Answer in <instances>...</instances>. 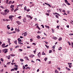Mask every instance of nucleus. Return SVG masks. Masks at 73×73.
Wrapping results in <instances>:
<instances>
[{
	"label": "nucleus",
	"instance_id": "f257e3e1",
	"mask_svg": "<svg viewBox=\"0 0 73 73\" xmlns=\"http://www.w3.org/2000/svg\"><path fill=\"white\" fill-rule=\"evenodd\" d=\"M5 13H3V15H7V13H6V12L8 13H9V11L8 9H6L5 10Z\"/></svg>",
	"mask_w": 73,
	"mask_h": 73
},
{
	"label": "nucleus",
	"instance_id": "f03ea898",
	"mask_svg": "<svg viewBox=\"0 0 73 73\" xmlns=\"http://www.w3.org/2000/svg\"><path fill=\"white\" fill-rule=\"evenodd\" d=\"M3 52H4V53H6L8 52V49L5 48L2 50Z\"/></svg>",
	"mask_w": 73,
	"mask_h": 73
},
{
	"label": "nucleus",
	"instance_id": "7ed1b4c3",
	"mask_svg": "<svg viewBox=\"0 0 73 73\" xmlns=\"http://www.w3.org/2000/svg\"><path fill=\"white\" fill-rule=\"evenodd\" d=\"M14 17V16L13 15H10L9 17V18L10 20H12L13 18L12 17Z\"/></svg>",
	"mask_w": 73,
	"mask_h": 73
},
{
	"label": "nucleus",
	"instance_id": "20e7f679",
	"mask_svg": "<svg viewBox=\"0 0 73 73\" xmlns=\"http://www.w3.org/2000/svg\"><path fill=\"white\" fill-rule=\"evenodd\" d=\"M16 22L18 24V25H19V24H21V23L20 22V21H17Z\"/></svg>",
	"mask_w": 73,
	"mask_h": 73
},
{
	"label": "nucleus",
	"instance_id": "39448f33",
	"mask_svg": "<svg viewBox=\"0 0 73 73\" xmlns=\"http://www.w3.org/2000/svg\"><path fill=\"white\" fill-rule=\"evenodd\" d=\"M34 56H35V55L33 54H31V55L29 56V57H30L31 58H33V57H34Z\"/></svg>",
	"mask_w": 73,
	"mask_h": 73
},
{
	"label": "nucleus",
	"instance_id": "423d86ee",
	"mask_svg": "<svg viewBox=\"0 0 73 73\" xmlns=\"http://www.w3.org/2000/svg\"><path fill=\"white\" fill-rule=\"evenodd\" d=\"M5 44H2V48H5Z\"/></svg>",
	"mask_w": 73,
	"mask_h": 73
},
{
	"label": "nucleus",
	"instance_id": "0eeeda50",
	"mask_svg": "<svg viewBox=\"0 0 73 73\" xmlns=\"http://www.w3.org/2000/svg\"><path fill=\"white\" fill-rule=\"evenodd\" d=\"M52 39H54V40H56L57 39V38L55 36H54L52 37Z\"/></svg>",
	"mask_w": 73,
	"mask_h": 73
},
{
	"label": "nucleus",
	"instance_id": "6e6552de",
	"mask_svg": "<svg viewBox=\"0 0 73 73\" xmlns=\"http://www.w3.org/2000/svg\"><path fill=\"white\" fill-rule=\"evenodd\" d=\"M18 40L19 42L20 41H21V42H22V40H21V39H20V38H18Z\"/></svg>",
	"mask_w": 73,
	"mask_h": 73
},
{
	"label": "nucleus",
	"instance_id": "1a4fd4ad",
	"mask_svg": "<svg viewBox=\"0 0 73 73\" xmlns=\"http://www.w3.org/2000/svg\"><path fill=\"white\" fill-rule=\"evenodd\" d=\"M40 55H41V54H40V52H39L38 54V56L39 57H40Z\"/></svg>",
	"mask_w": 73,
	"mask_h": 73
},
{
	"label": "nucleus",
	"instance_id": "9d476101",
	"mask_svg": "<svg viewBox=\"0 0 73 73\" xmlns=\"http://www.w3.org/2000/svg\"><path fill=\"white\" fill-rule=\"evenodd\" d=\"M7 57L8 59V60H9V59H10L11 58V57H10V55H9L7 56Z\"/></svg>",
	"mask_w": 73,
	"mask_h": 73
},
{
	"label": "nucleus",
	"instance_id": "9b49d317",
	"mask_svg": "<svg viewBox=\"0 0 73 73\" xmlns=\"http://www.w3.org/2000/svg\"><path fill=\"white\" fill-rule=\"evenodd\" d=\"M62 38L61 37H60L59 38L58 40H59V41H61V40H62Z\"/></svg>",
	"mask_w": 73,
	"mask_h": 73
},
{
	"label": "nucleus",
	"instance_id": "f8f14e48",
	"mask_svg": "<svg viewBox=\"0 0 73 73\" xmlns=\"http://www.w3.org/2000/svg\"><path fill=\"white\" fill-rule=\"evenodd\" d=\"M24 36H26L27 35V32H25Z\"/></svg>",
	"mask_w": 73,
	"mask_h": 73
},
{
	"label": "nucleus",
	"instance_id": "ddd939ff",
	"mask_svg": "<svg viewBox=\"0 0 73 73\" xmlns=\"http://www.w3.org/2000/svg\"><path fill=\"white\" fill-rule=\"evenodd\" d=\"M45 27H46V28H48V29H49V27L47 26L46 25L45 26Z\"/></svg>",
	"mask_w": 73,
	"mask_h": 73
},
{
	"label": "nucleus",
	"instance_id": "4468645a",
	"mask_svg": "<svg viewBox=\"0 0 73 73\" xmlns=\"http://www.w3.org/2000/svg\"><path fill=\"white\" fill-rule=\"evenodd\" d=\"M26 17H28V18H30V17H31V16L30 15H26Z\"/></svg>",
	"mask_w": 73,
	"mask_h": 73
},
{
	"label": "nucleus",
	"instance_id": "2eb2a0df",
	"mask_svg": "<svg viewBox=\"0 0 73 73\" xmlns=\"http://www.w3.org/2000/svg\"><path fill=\"white\" fill-rule=\"evenodd\" d=\"M11 8H14V5H11L10 7Z\"/></svg>",
	"mask_w": 73,
	"mask_h": 73
},
{
	"label": "nucleus",
	"instance_id": "dca6fc26",
	"mask_svg": "<svg viewBox=\"0 0 73 73\" xmlns=\"http://www.w3.org/2000/svg\"><path fill=\"white\" fill-rule=\"evenodd\" d=\"M45 46L46 47L47 49H49V46H48L47 45H46V44H45Z\"/></svg>",
	"mask_w": 73,
	"mask_h": 73
},
{
	"label": "nucleus",
	"instance_id": "f3484780",
	"mask_svg": "<svg viewBox=\"0 0 73 73\" xmlns=\"http://www.w3.org/2000/svg\"><path fill=\"white\" fill-rule=\"evenodd\" d=\"M45 46L46 47L47 49H49V46H48L47 45H46V44H45Z\"/></svg>",
	"mask_w": 73,
	"mask_h": 73
},
{
	"label": "nucleus",
	"instance_id": "a211bd4d",
	"mask_svg": "<svg viewBox=\"0 0 73 73\" xmlns=\"http://www.w3.org/2000/svg\"><path fill=\"white\" fill-rule=\"evenodd\" d=\"M27 7L25 6L24 7V10L26 11L27 9Z\"/></svg>",
	"mask_w": 73,
	"mask_h": 73
},
{
	"label": "nucleus",
	"instance_id": "6ab92c4d",
	"mask_svg": "<svg viewBox=\"0 0 73 73\" xmlns=\"http://www.w3.org/2000/svg\"><path fill=\"white\" fill-rule=\"evenodd\" d=\"M14 70H17L18 68H17V67H16V68H14Z\"/></svg>",
	"mask_w": 73,
	"mask_h": 73
},
{
	"label": "nucleus",
	"instance_id": "aec40b11",
	"mask_svg": "<svg viewBox=\"0 0 73 73\" xmlns=\"http://www.w3.org/2000/svg\"><path fill=\"white\" fill-rule=\"evenodd\" d=\"M18 43H19V44H20V45H23V43L21 42H19Z\"/></svg>",
	"mask_w": 73,
	"mask_h": 73
},
{
	"label": "nucleus",
	"instance_id": "412c9836",
	"mask_svg": "<svg viewBox=\"0 0 73 73\" xmlns=\"http://www.w3.org/2000/svg\"><path fill=\"white\" fill-rule=\"evenodd\" d=\"M17 40H15V41H14V43L15 44H16L17 45Z\"/></svg>",
	"mask_w": 73,
	"mask_h": 73
},
{
	"label": "nucleus",
	"instance_id": "4be33fe9",
	"mask_svg": "<svg viewBox=\"0 0 73 73\" xmlns=\"http://www.w3.org/2000/svg\"><path fill=\"white\" fill-rule=\"evenodd\" d=\"M36 37L38 39H40L41 38V37L40 36H36Z\"/></svg>",
	"mask_w": 73,
	"mask_h": 73
},
{
	"label": "nucleus",
	"instance_id": "5701e85b",
	"mask_svg": "<svg viewBox=\"0 0 73 73\" xmlns=\"http://www.w3.org/2000/svg\"><path fill=\"white\" fill-rule=\"evenodd\" d=\"M65 3H66V4H68V1H67V0H65Z\"/></svg>",
	"mask_w": 73,
	"mask_h": 73
},
{
	"label": "nucleus",
	"instance_id": "b1692460",
	"mask_svg": "<svg viewBox=\"0 0 73 73\" xmlns=\"http://www.w3.org/2000/svg\"><path fill=\"white\" fill-rule=\"evenodd\" d=\"M62 49V47H59V48H58V50H61Z\"/></svg>",
	"mask_w": 73,
	"mask_h": 73
},
{
	"label": "nucleus",
	"instance_id": "393cba45",
	"mask_svg": "<svg viewBox=\"0 0 73 73\" xmlns=\"http://www.w3.org/2000/svg\"><path fill=\"white\" fill-rule=\"evenodd\" d=\"M48 60V58H45L44 59V61H46V60Z\"/></svg>",
	"mask_w": 73,
	"mask_h": 73
},
{
	"label": "nucleus",
	"instance_id": "a878e982",
	"mask_svg": "<svg viewBox=\"0 0 73 73\" xmlns=\"http://www.w3.org/2000/svg\"><path fill=\"white\" fill-rule=\"evenodd\" d=\"M25 58H26L27 60H29V59L28 58L27 56H25Z\"/></svg>",
	"mask_w": 73,
	"mask_h": 73
},
{
	"label": "nucleus",
	"instance_id": "bb28decb",
	"mask_svg": "<svg viewBox=\"0 0 73 73\" xmlns=\"http://www.w3.org/2000/svg\"><path fill=\"white\" fill-rule=\"evenodd\" d=\"M51 30H52V33H54V30H53V29H51Z\"/></svg>",
	"mask_w": 73,
	"mask_h": 73
},
{
	"label": "nucleus",
	"instance_id": "cd10ccee",
	"mask_svg": "<svg viewBox=\"0 0 73 73\" xmlns=\"http://www.w3.org/2000/svg\"><path fill=\"white\" fill-rule=\"evenodd\" d=\"M42 54L43 55H45V54L44 53V52L43 51L42 52Z\"/></svg>",
	"mask_w": 73,
	"mask_h": 73
},
{
	"label": "nucleus",
	"instance_id": "c85d7f7f",
	"mask_svg": "<svg viewBox=\"0 0 73 73\" xmlns=\"http://www.w3.org/2000/svg\"><path fill=\"white\" fill-rule=\"evenodd\" d=\"M55 73H58V71L57 70H56L55 71Z\"/></svg>",
	"mask_w": 73,
	"mask_h": 73
},
{
	"label": "nucleus",
	"instance_id": "c756f323",
	"mask_svg": "<svg viewBox=\"0 0 73 73\" xmlns=\"http://www.w3.org/2000/svg\"><path fill=\"white\" fill-rule=\"evenodd\" d=\"M46 15L47 16H49L50 14H49V13H46Z\"/></svg>",
	"mask_w": 73,
	"mask_h": 73
},
{
	"label": "nucleus",
	"instance_id": "7c9ffc66",
	"mask_svg": "<svg viewBox=\"0 0 73 73\" xmlns=\"http://www.w3.org/2000/svg\"><path fill=\"white\" fill-rule=\"evenodd\" d=\"M51 11H50V10H48L47 11V12L48 13H50V12Z\"/></svg>",
	"mask_w": 73,
	"mask_h": 73
},
{
	"label": "nucleus",
	"instance_id": "2f4dec72",
	"mask_svg": "<svg viewBox=\"0 0 73 73\" xmlns=\"http://www.w3.org/2000/svg\"><path fill=\"white\" fill-rule=\"evenodd\" d=\"M20 60L21 62H23V61H24V60L23 59H20Z\"/></svg>",
	"mask_w": 73,
	"mask_h": 73
},
{
	"label": "nucleus",
	"instance_id": "473e14b6",
	"mask_svg": "<svg viewBox=\"0 0 73 73\" xmlns=\"http://www.w3.org/2000/svg\"><path fill=\"white\" fill-rule=\"evenodd\" d=\"M21 16H19V17H17V19H21Z\"/></svg>",
	"mask_w": 73,
	"mask_h": 73
},
{
	"label": "nucleus",
	"instance_id": "72a5a7b5",
	"mask_svg": "<svg viewBox=\"0 0 73 73\" xmlns=\"http://www.w3.org/2000/svg\"><path fill=\"white\" fill-rule=\"evenodd\" d=\"M26 11H27V12H29V11H30V9H27L26 10Z\"/></svg>",
	"mask_w": 73,
	"mask_h": 73
},
{
	"label": "nucleus",
	"instance_id": "f704fd0d",
	"mask_svg": "<svg viewBox=\"0 0 73 73\" xmlns=\"http://www.w3.org/2000/svg\"><path fill=\"white\" fill-rule=\"evenodd\" d=\"M15 70V69L14 68H13L11 70V72H12V71H14Z\"/></svg>",
	"mask_w": 73,
	"mask_h": 73
},
{
	"label": "nucleus",
	"instance_id": "c9c22d12",
	"mask_svg": "<svg viewBox=\"0 0 73 73\" xmlns=\"http://www.w3.org/2000/svg\"><path fill=\"white\" fill-rule=\"evenodd\" d=\"M43 42H45L46 44L48 45V42H46V41H44Z\"/></svg>",
	"mask_w": 73,
	"mask_h": 73
},
{
	"label": "nucleus",
	"instance_id": "e433bc0d",
	"mask_svg": "<svg viewBox=\"0 0 73 73\" xmlns=\"http://www.w3.org/2000/svg\"><path fill=\"white\" fill-rule=\"evenodd\" d=\"M25 19L24 18L23 19V22H24V23H25Z\"/></svg>",
	"mask_w": 73,
	"mask_h": 73
},
{
	"label": "nucleus",
	"instance_id": "4c0bfd02",
	"mask_svg": "<svg viewBox=\"0 0 73 73\" xmlns=\"http://www.w3.org/2000/svg\"><path fill=\"white\" fill-rule=\"evenodd\" d=\"M1 61H3V62L4 61V60H3V58H1Z\"/></svg>",
	"mask_w": 73,
	"mask_h": 73
},
{
	"label": "nucleus",
	"instance_id": "58836bf2",
	"mask_svg": "<svg viewBox=\"0 0 73 73\" xmlns=\"http://www.w3.org/2000/svg\"><path fill=\"white\" fill-rule=\"evenodd\" d=\"M55 17H56V18H57L58 19V15H56Z\"/></svg>",
	"mask_w": 73,
	"mask_h": 73
},
{
	"label": "nucleus",
	"instance_id": "ea45409f",
	"mask_svg": "<svg viewBox=\"0 0 73 73\" xmlns=\"http://www.w3.org/2000/svg\"><path fill=\"white\" fill-rule=\"evenodd\" d=\"M25 69V66H23V70H24Z\"/></svg>",
	"mask_w": 73,
	"mask_h": 73
},
{
	"label": "nucleus",
	"instance_id": "a19ab883",
	"mask_svg": "<svg viewBox=\"0 0 73 73\" xmlns=\"http://www.w3.org/2000/svg\"><path fill=\"white\" fill-rule=\"evenodd\" d=\"M8 2H9V0H7L6 1V4H8Z\"/></svg>",
	"mask_w": 73,
	"mask_h": 73
},
{
	"label": "nucleus",
	"instance_id": "79ce46f5",
	"mask_svg": "<svg viewBox=\"0 0 73 73\" xmlns=\"http://www.w3.org/2000/svg\"><path fill=\"white\" fill-rule=\"evenodd\" d=\"M37 60H38V61H39L41 62V60H40V59H38L36 60V61H37Z\"/></svg>",
	"mask_w": 73,
	"mask_h": 73
},
{
	"label": "nucleus",
	"instance_id": "37998d69",
	"mask_svg": "<svg viewBox=\"0 0 73 73\" xmlns=\"http://www.w3.org/2000/svg\"><path fill=\"white\" fill-rule=\"evenodd\" d=\"M32 45H36V43H33L32 44Z\"/></svg>",
	"mask_w": 73,
	"mask_h": 73
},
{
	"label": "nucleus",
	"instance_id": "c03bdc74",
	"mask_svg": "<svg viewBox=\"0 0 73 73\" xmlns=\"http://www.w3.org/2000/svg\"><path fill=\"white\" fill-rule=\"evenodd\" d=\"M14 10V9H13V8H12L11 11H13Z\"/></svg>",
	"mask_w": 73,
	"mask_h": 73
},
{
	"label": "nucleus",
	"instance_id": "a18cd8bd",
	"mask_svg": "<svg viewBox=\"0 0 73 73\" xmlns=\"http://www.w3.org/2000/svg\"><path fill=\"white\" fill-rule=\"evenodd\" d=\"M52 50H50L49 51V53H52Z\"/></svg>",
	"mask_w": 73,
	"mask_h": 73
},
{
	"label": "nucleus",
	"instance_id": "49530a36",
	"mask_svg": "<svg viewBox=\"0 0 73 73\" xmlns=\"http://www.w3.org/2000/svg\"><path fill=\"white\" fill-rule=\"evenodd\" d=\"M19 50L21 51H19V52H21V51H23V49H19Z\"/></svg>",
	"mask_w": 73,
	"mask_h": 73
},
{
	"label": "nucleus",
	"instance_id": "de8ad7c7",
	"mask_svg": "<svg viewBox=\"0 0 73 73\" xmlns=\"http://www.w3.org/2000/svg\"><path fill=\"white\" fill-rule=\"evenodd\" d=\"M71 45H72V47L73 48V42H72L71 43Z\"/></svg>",
	"mask_w": 73,
	"mask_h": 73
},
{
	"label": "nucleus",
	"instance_id": "09e8293b",
	"mask_svg": "<svg viewBox=\"0 0 73 73\" xmlns=\"http://www.w3.org/2000/svg\"><path fill=\"white\" fill-rule=\"evenodd\" d=\"M11 3H12V1H10L9 2V4H11Z\"/></svg>",
	"mask_w": 73,
	"mask_h": 73
},
{
	"label": "nucleus",
	"instance_id": "8fccbe9b",
	"mask_svg": "<svg viewBox=\"0 0 73 73\" xmlns=\"http://www.w3.org/2000/svg\"><path fill=\"white\" fill-rule=\"evenodd\" d=\"M41 33V32H40V31H38L37 32V33Z\"/></svg>",
	"mask_w": 73,
	"mask_h": 73
},
{
	"label": "nucleus",
	"instance_id": "3c124183",
	"mask_svg": "<svg viewBox=\"0 0 73 73\" xmlns=\"http://www.w3.org/2000/svg\"><path fill=\"white\" fill-rule=\"evenodd\" d=\"M68 43L69 45H71V44H70V42H68Z\"/></svg>",
	"mask_w": 73,
	"mask_h": 73
},
{
	"label": "nucleus",
	"instance_id": "603ef678",
	"mask_svg": "<svg viewBox=\"0 0 73 73\" xmlns=\"http://www.w3.org/2000/svg\"><path fill=\"white\" fill-rule=\"evenodd\" d=\"M68 65H72V63H68Z\"/></svg>",
	"mask_w": 73,
	"mask_h": 73
},
{
	"label": "nucleus",
	"instance_id": "864d4df0",
	"mask_svg": "<svg viewBox=\"0 0 73 73\" xmlns=\"http://www.w3.org/2000/svg\"><path fill=\"white\" fill-rule=\"evenodd\" d=\"M30 40H31V42H32L33 41V40L32 38L30 39Z\"/></svg>",
	"mask_w": 73,
	"mask_h": 73
},
{
	"label": "nucleus",
	"instance_id": "5fc2aeb1",
	"mask_svg": "<svg viewBox=\"0 0 73 73\" xmlns=\"http://www.w3.org/2000/svg\"><path fill=\"white\" fill-rule=\"evenodd\" d=\"M1 71V72H4V70H3V69H2Z\"/></svg>",
	"mask_w": 73,
	"mask_h": 73
},
{
	"label": "nucleus",
	"instance_id": "6e6d98bb",
	"mask_svg": "<svg viewBox=\"0 0 73 73\" xmlns=\"http://www.w3.org/2000/svg\"><path fill=\"white\" fill-rule=\"evenodd\" d=\"M3 12H0V13H1V14L2 15H3Z\"/></svg>",
	"mask_w": 73,
	"mask_h": 73
},
{
	"label": "nucleus",
	"instance_id": "4d7b16f0",
	"mask_svg": "<svg viewBox=\"0 0 73 73\" xmlns=\"http://www.w3.org/2000/svg\"><path fill=\"white\" fill-rule=\"evenodd\" d=\"M55 45L54 46H52V48H53V49H54L55 48Z\"/></svg>",
	"mask_w": 73,
	"mask_h": 73
},
{
	"label": "nucleus",
	"instance_id": "13d9d810",
	"mask_svg": "<svg viewBox=\"0 0 73 73\" xmlns=\"http://www.w3.org/2000/svg\"><path fill=\"white\" fill-rule=\"evenodd\" d=\"M69 66L70 68L72 67V65H69Z\"/></svg>",
	"mask_w": 73,
	"mask_h": 73
},
{
	"label": "nucleus",
	"instance_id": "bf43d9fd",
	"mask_svg": "<svg viewBox=\"0 0 73 73\" xmlns=\"http://www.w3.org/2000/svg\"><path fill=\"white\" fill-rule=\"evenodd\" d=\"M57 69H59V71L61 70L60 68L58 67V68H57Z\"/></svg>",
	"mask_w": 73,
	"mask_h": 73
},
{
	"label": "nucleus",
	"instance_id": "052dcab7",
	"mask_svg": "<svg viewBox=\"0 0 73 73\" xmlns=\"http://www.w3.org/2000/svg\"><path fill=\"white\" fill-rule=\"evenodd\" d=\"M48 64H51V61H50L48 62Z\"/></svg>",
	"mask_w": 73,
	"mask_h": 73
},
{
	"label": "nucleus",
	"instance_id": "680f3d73",
	"mask_svg": "<svg viewBox=\"0 0 73 73\" xmlns=\"http://www.w3.org/2000/svg\"><path fill=\"white\" fill-rule=\"evenodd\" d=\"M56 14H57V15H58V16H60V15H59V14H58L57 13H55V15H56Z\"/></svg>",
	"mask_w": 73,
	"mask_h": 73
},
{
	"label": "nucleus",
	"instance_id": "e2e57ef3",
	"mask_svg": "<svg viewBox=\"0 0 73 73\" xmlns=\"http://www.w3.org/2000/svg\"><path fill=\"white\" fill-rule=\"evenodd\" d=\"M7 28H8V29H11V28H10V27H7Z\"/></svg>",
	"mask_w": 73,
	"mask_h": 73
},
{
	"label": "nucleus",
	"instance_id": "0e129e2a",
	"mask_svg": "<svg viewBox=\"0 0 73 73\" xmlns=\"http://www.w3.org/2000/svg\"><path fill=\"white\" fill-rule=\"evenodd\" d=\"M67 4H68V5H70V4L68 3Z\"/></svg>",
	"mask_w": 73,
	"mask_h": 73
},
{
	"label": "nucleus",
	"instance_id": "69168bd1",
	"mask_svg": "<svg viewBox=\"0 0 73 73\" xmlns=\"http://www.w3.org/2000/svg\"><path fill=\"white\" fill-rule=\"evenodd\" d=\"M41 26H42V27L43 28H44V25H41Z\"/></svg>",
	"mask_w": 73,
	"mask_h": 73
},
{
	"label": "nucleus",
	"instance_id": "338daca9",
	"mask_svg": "<svg viewBox=\"0 0 73 73\" xmlns=\"http://www.w3.org/2000/svg\"><path fill=\"white\" fill-rule=\"evenodd\" d=\"M10 63H11V62H8L7 63V64H8V65H9V64H10Z\"/></svg>",
	"mask_w": 73,
	"mask_h": 73
},
{
	"label": "nucleus",
	"instance_id": "774afa93",
	"mask_svg": "<svg viewBox=\"0 0 73 73\" xmlns=\"http://www.w3.org/2000/svg\"><path fill=\"white\" fill-rule=\"evenodd\" d=\"M8 46V44H7V45H6V46H5V48H6L7 47V46Z\"/></svg>",
	"mask_w": 73,
	"mask_h": 73
}]
</instances>
